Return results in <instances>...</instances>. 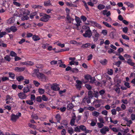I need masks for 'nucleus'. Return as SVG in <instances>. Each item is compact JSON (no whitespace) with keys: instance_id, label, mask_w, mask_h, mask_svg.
<instances>
[{"instance_id":"f257e3e1","label":"nucleus","mask_w":135,"mask_h":135,"mask_svg":"<svg viewBox=\"0 0 135 135\" xmlns=\"http://www.w3.org/2000/svg\"><path fill=\"white\" fill-rule=\"evenodd\" d=\"M21 113L19 112H18L16 115L14 114H12L11 116V120L13 122H15L19 117L21 116Z\"/></svg>"},{"instance_id":"f03ea898","label":"nucleus","mask_w":135,"mask_h":135,"mask_svg":"<svg viewBox=\"0 0 135 135\" xmlns=\"http://www.w3.org/2000/svg\"><path fill=\"white\" fill-rule=\"evenodd\" d=\"M36 76L38 79L42 81H46L47 79L46 76L42 73H39L37 74Z\"/></svg>"},{"instance_id":"7ed1b4c3","label":"nucleus","mask_w":135,"mask_h":135,"mask_svg":"<svg viewBox=\"0 0 135 135\" xmlns=\"http://www.w3.org/2000/svg\"><path fill=\"white\" fill-rule=\"evenodd\" d=\"M88 27L89 29L86 31L85 33L83 34V36L85 37H88V38H90L92 35V32L90 29L89 27Z\"/></svg>"},{"instance_id":"20e7f679","label":"nucleus","mask_w":135,"mask_h":135,"mask_svg":"<svg viewBox=\"0 0 135 135\" xmlns=\"http://www.w3.org/2000/svg\"><path fill=\"white\" fill-rule=\"evenodd\" d=\"M50 18V17L49 15L45 14L41 18L40 20L43 22H46Z\"/></svg>"},{"instance_id":"39448f33","label":"nucleus","mask_w":135,"mask_h":135,"mask_svg":"<svg viewBox=\"0 0 135 135\" xmlns=\"http://www.w3.org/2000/svg\"><path fill=\"white\" fill-rule=\"evenodd\" d=\"M32 87V85L31 84H30L24 87L23 89V92L24 93H27L30 91V89Z\"/></svg>"},{"instance_id":"423d86ee","label":"nucleus","mask_w":135,"mask_h":135,"mask_svg":"<svg viewBox=\"0 0 135 135\" xmlns=\"http://www.w3.org/2000/svg\"><path fill=\"white\" fill-rule=\"evenodd\" d=\"M25 93L23 92H21L18 94V95L20 99H25L27 97V96Z\"/></svg>"},{"instance_id":"0eeeda50","label":"nucleus","mask_w":135,"mask_h":135,"mask_svg":"<svg viewBox=\"0 0 135 135\" xmlns=\"http://www.w3.org/2000/svg\"><path fill=\"white\" fill-rule=\"evenodd\" d=\"M108 128L106 126H104L103 128L100 129V132L102 134H105L106 132L109 131Z\"/></svg>"},{"instance_id":"6e6552de","label":"nucleus","mask_w":135,"mask_h":135,"mask_svg":"<svg viewBox=\"0 0 135 135\" xmlns=\"http://www.w3.org/2000/svg\"><path fill=\"white\" fill-rule=\"evenodd\" d=\"M51 88L52 90L55 91H58L60 89L58 85L56 84H53L51 86Z\"/></svg>"},{"instance_id":"1a4fd4ad","label":"nucleus","mask_w":135,"mask_h":135,"mask_svg":"<svg viewBox=\"0 0 135 135\" xmlns=\"http://www.w3.org/2000/svg\"><path fill=\"white\" fill-rule=\"evenodd\" d=\"M94 32L95 35L94 36H93V37L94 39V41H96L98 40L99 34L97 33L96 30H94Z\"/></svg>"},{"instance_id":"9d476101","label":"nucleus","mask_w":135,"mask_h":135,"mask_svg":"<svg viewBox=\"0 0 135 135\" xmlns=\"http://www.w3.org/2000/svg\"><path fill=\"white\" fill-rule=\"evenodd\" d=\"M76 116L75 114H74V115L72 117V118L71 120L70 124V125L73 126L74 125L75 122V120L76 119Z\"/></svg>"},{"instance_id":"9b49d317","label":"nucleus","mask_w":135,"mask_h":135,"mask_svg":"<svg viewBox=\"0 0 135 135\" xmlns=\"http://www.w3.org/2000/svg\"><path fill=\"white\" fill-rule=\"evenodd\" d=\"M21 11V13L24 15H29L30 13V12L29 10H26L25 9H22Z\"/></svg>"},{"instance_id":"f8f14e48","label":"nucleus","mask_w":135,"mask_h":135,"mask_svg":"<svg viewBox=\"0 0 135 135\" xmlns=\"http://www.w3.org/2000/svg\"><path fill=\"white\" fill-rule=\"evenodd\" d=\"M25 68L23 67H17L15 69V70L18 72H21L24 71Z\"/></svg>"},{"instance_id":"ddd939ff","label":"nucleus","mask_w":135,"mask_h":135,"mask_svg":"<svg viewBox=\"0 0 135 135\" xmlns=\"http://www.w3.org/2000/svg\"><path fill=\"white\" fill-rule=\"evenodd\" d=\"M90 22L92 24L95 25L97 27H98L99 28H100L102 27L101 26L96 22L91 21H90Z\"/></svg>"},{"instance_id":"4468645a","label":"nucleus","mask_w":135,"mask_h":135,"mask_svg":"<svg viewBox=\"0 0 135 135\" xmlns=\"http://www.w3.org/2000/svg\"><path fill=\"white\" fill-rule=\"evenodd\" d=\"M74 105L72 103H70L68 104L67 105V109L69 110H70L74 107Z\"/></svg>"},{"instance_id":"2eb2a0df","label":"nucleus","mask_w":135,"mask_h":135,"mask_svg":"<svg viewBox=\"0 0 135 135\" xmlns=\"http://www.w3.org/2000/svg\"><path fill=\"white\" fill-rule=\"evenodd\" d=\"M91 45V44L89 43L84 44L82 45L81 48L83 49H85L87 47H89Z\"/></svg>"},{"instance_id":"dca6fc26","label":"nucleus","mask_w":135,"mask_h":135,"mask_svg":"<svg viewBox=\"0 0 135 135\" xmlns=\"http://www.w3.org/2000/svg\"><path fill=\"white\" fill-rule=\"evenodd\" d=\"M55 118L56 119L57 122L60 123L61 119L60 115L59 114H57L55 116Z\"/></svg>"},{"instance_id":"f3484780","label":"nucleus","mask_w":135,"mask_h":135,"mask_svg":"<svg viewBox=\"0 0 135 135\" xmlns=\"http://www.w3.org/2000/svg\"><path fill=\"white\" fill-rule=\"evenodd\" d=\"M84 77L85 79L87 80L88 81L89 80H92V77L89 74H86L85 75Z\"/></svg>"},{"instance_id":"a211bd4d","label":"nucleus","mask_w":135,"mask_h":135,"mask_svg":"<svg viewBox=\"0 0 135 135\" xmlns=\"http://www.w3.org/2000/svg\"><path fill=\"white\" fill-rule=\"evenodd\" d=\"M124 3L126 4L128 7H130L131 8H133L134 7V6L133 4L129 2H125Z\"/></svg>"},{"instance_id":"6ab92c4d","label":"nucleus","mask_w":135,"mask_h":135,"mask_svg":"<svg viewBox=\"0 0 135 135\" xmlns=\"http://www.w3.org/2000/svg\"><path fill=\"white\" fill-rule=\"evenodd\" d=\"M127 63L130 65L131 66H133L135 65V63L132 62V60L131 59H128Z\"/></svg>"},{"instance_id":"aec40b11","label":"nucleus","mask_w":135,"mask_h":135,"mask_svg":"<svg viewBox=\"0 0 135 135\" xmlns=\"http://www.w3.org/2000/svg\"><path fill=\"white\" fill-rule=\"evenodd\" d=\"M93 93L92 91L91 90L89 91L88 93V97H89V98H92L93 97Z\"/></svg>"},{"instance_id":"412c9836","label":"nucleus","mask_w":135,"mask_h":135,"mask_svg":"<svg viewBox=\"0 0 135 135\" xmlns=\"http://www.w3.org/2000/svg\"><path fill=\"white\" fill-rule=\"evenodd\" d=\"M27 15H23L21 18V20L22 21H24L25 20H28L29 18V17L27 16Z\"/></svg>"},{"instance_id":"4be33fe9","label":"nucleus","mask_w":135,"mask_h":135,"mask_svg":"<svg viewBox=\"0 0 135 135\" xmlns=\"http://www.w3.org/2000/svg\"><path fill=\"white\" fill-rule=\"evenodd\" d=\"M61 124H63L64 126H66L68 125V122L67 120H64L61 122Z\"/></svg>"},{"instance_id":"5701e85b","label":"nucleus","mask_w":135,"mask_h":135,"mask_svg":"<svg viewBox=\"0 0 135 135\" xmlns=\"http://www.w3.org/2000/svg\"><path fill=\"white\" fill-rule=\"evenodd\" d=\"M32 39L34 41H37L40 40V38L38 36L34 35L33 36Z\"/></svg>"},{"instance_id":"b1692460","label":"nucleus","mask_w":135,"mask_h":135,"mask_svg":"<svg viewBox=\"0 0 135 135\" xmlns=\"http://www.w3.org/2000/svg\"><path fill=\"white\" fill-rule=\"evenodd\" d=\"M17 80L19 82L24 80V78L22 76H20L16 78Z\"/></svg>"},{"instance_id":"393cba45","label":"nucleus","mask_w":135,"mask_h":135,"mask_svg":"<svg viewBox=\"0 0 135 135\" xmlns=\"http://www.w3.org/2000/svg\"><path fill=\"white\" fill-rule=\"evenodd\" d=\"M44 5L45 6H49L51 5L50 1V0L44 2Z\"/></svg>"},{"instance_id":"a878e982","label":"nucleus","mask_w":135,"mask_h":135,"mask_svg":"<svg viewBox=\"0 0 135 135\" xmlns=\"http://www.w3.org/2000/svg\"><path fill=\"white\" fill-rule=\"evenodd\" d=\"M100 63L103 65H106L107 63V61L106 59L100 60Z\"/></svg>"},{"instance_id":"bb28decb","label":"nucleus","mask_w":135,"mask_h":135,"mask_svg":"<svg viewBox=\"0 0 135 135\" xmlns=\"http://www.w3.org/2000/svg\"><path fill=\"white\" fill-rule=\"evenodd\" d=\"M83 2L84 4V6L85 7L86 9L88 11H89V8L87 3L84 1H83Z\"/></svg>"},{"instance_id":"cd10ccee","label":"nucleus","mask_w":135,"mask_h":135,"mask_svg":"<svg viewBox=\"0 0 135 135\" xmlns=\"http://www.w3.org/2000/svg\"><path fill=\"white\" fill-rule=\"evenodd\" d=\"M11 31L14 32L17 31V29L15 26H12L11 27Z\"/></svg>"},{"instance_id":"c85d7f7f","label":"nucleus","mask_w":135,"mask_h":135,"mask_svg":"<svg viewBox=\"0 0 135 135\" xmlns=\"http://www.w3.org/2000/svg\"><path fill=\"white\" fill-rule=\"evenodd\" d=\"M91 98H89L86 96L84 97V99L86 100V102L88 104H89L91 103Z\"/></svg>"},{"instance_id":"c756f323","label":"nucleus","mask_w":135,"mask_h":135,"mask_svg":"<svg viewBox=\"0 0 135 135\" xmlns=\"http://www.w3.org/2000/svg\"><path fill=\"white\" fill-rule=\"evenodd\" d=\"M105 6L102 4H99L97 6L99 10L103 9L105 8Z\"/></svg>"},{"instance_id":"7c9ffc66","label":"nucleus","mask_w":135,"mask_h":135,"mask_svg":"<svg viewBox=\"0 0 135 135\" xmlns=\"http://www.w3.org/2000/svg\"><path fill=\"white\" fill-rule=\"evenodd\" d=\"M107 71V73L109 75H112L113 74V71L112 69H108Z\"/></svg>"},{"instance_id":"2f4dec72","label":"nucleus","mask_w":135,"mask_h":135,"mask_svg":"<svg viewBox=\"0 0 135 135\" xmlns=\"http://www.w3.org/2000/svg\"><path fill=\"white\" fill-rule=\"evenodd\" d=\"M9 77L11 78L12 79H15V74H14L12 73L9 72Z\"/></svg>"},{"instance_id":"473e14b6","label":"nucleus","mask_w":135,"mask_h":135,"mask_svg":"<svg viewBox=\"0 0 135 135\" xmlns=\"http://www.w3.org/2000/svg\"><path fill=\"white\" fill-rule=\"evenodd\" d=\"M36 101L38 102H40L42 101V97L41 96H38L36 97Z\"/></svg>"},{"instance_id":"72a5a7b5","label":"nucleus","mask_w":135,"mask_h":135,"mask_svg":"<svg viewBox=\"0 0 135 135\" xmlns=\"http://www.w3.org/2000/svg\"><path fill=\"white\" fill-rule=\"evenodd\" d=\"M38 92L41 94H44L45 91V90L42 88H39L38 89Z\"/></svg>"},{"instance_id":"f704fd0d","label":"nucleus","mask_w":135,"mask_h":135,"mask_svg":"<svg viewBox=\"0 0 135 135\" xmlns=\"http://www.w3.org/2000/svg\"><path fill=\"white\" fill-rule=\"evenodd\" d=\"M79 127L80 129L83 131H85L86 130V128L84 126L81 125L79 126Z\"/></svg>"},{"instance_id":"c9c22d12","label":"nucleus","mask_w":135,"mask_h":135,"mask_svg":"<svg viewBox=\"0 0 135 135\" xmlns=\"http://www.w3.org/2000/svg\"><path fill=\"white\" fill-rule=\"evenodd\" d=\"M4 58L8 62L10 61L11 60V59L9 56L8 55H7L5 56Z\"/></svg>"},{"instance_id":"e433bc0d","label":"nucleus","mask_w":135,"mask_h":135,"mask_svg":"<svg viewBox=\"0 0 135 135\" xmlns=\"http://www.w3.org/2000/svg\"><path fill=\"white\" fill-rule=\"evenodd\" d=\"M85 117V121L87 119V118L89 115V113L88 111H86L84 113Z\"/></svg>"},{"instance_id":"4c0bfd02","label":"nucleus","mask_w":135,"mask_h":135,"mask_svg":"<svg viewBox=\"0 0 135 135\" xmlns=\"http://www.w3.org/2000/svg\"><path fill=\"white\" fill-rule=\"evenodd\" d=\"M10 55L12 57H15L17 55V54L14 51H11L10 52Z\"/></svg>"},{"instance_id":"58836bf2","label":"nucleus","mask_w":135,"mask_h":135,"mask_svg":"<svg viewBox=\"0 0 135 135\" xmlns=\"http://www.w3.org/2000/svg\"><path fill=\"white\" fill-rule=\"evenodd\" d=\"M48 98L45 95H43L42 97V99L44 101H46L48 100Z\"/></svg>"},{"instance_id":"ea45409f","label":"nucleus","mask_w":135,"mask_h":135,"mask_svg":"<svg viewBox=\"0 0 135 135\" xmlns=\"http://www.w3.org/2000/svg\"><path fill=\"white\" fill-rule=\"evenodd\" d=\"M103 23L106 26L108 27H111V26L108 23L106 22L103 21Z\"/></svg>"},{"instance_id":"a19ab883","label":"nucleus","mask_w":135,"mask_h":135,"mask_svg":"<svg viewBox=\"0 0 135 135\" xmlns=\"http://www.w3.org/2000/svg\"><path fill=\"white\" fill-rule=\"evenodd\" d=\"M122 36L123 39L127 40H129V38L128 37L124 34L122 35Z\"/></svg>"},{"instance_id":"79ce46f5","label":"nucleus","mask_w":135,"mask_h":135,"mask_svg":"<svg viewBox=\"0 0 135 135\" xmlns=\"http://www.w3.org/2000/svg\"><path fill=\"white\" fill-rule=\"evenodd\" d=\"M85 86L88 90H91L92 88L91 86L89 84H85Z\"/></svg>"},{"instance_id":"37998d69","label":"nucleus","mask_w":135,"mask_h":135,"mask_svg":"<svg viewBox=\"0 0 135 135\" xmlns=\"http://www.w3.org/2000/svg\"><path fill=\"white\" fill-rule=\"evenodd\" d=\"M80 18L82 20V21L84 22L85 21H86L87 20V18L84 15L81 16Z\"/></svg>"},{"instance_id":"c03bdc74","label":"nucleus","mask_w":135,"mask_h":135,"mask_svg":"<svg viewBox=\"0 0 135 135\" xmlns=\"http://www.w3.org/2000/svg\"><path fill=\"white\" fill-rule=\"evenodd\" d=\"M122 62L120 61H119L117 62H116L114 65L117 66V67H119L120 65L121 64Z\"/></svg>"},{"instance_id":"a18cd8bd","label":"nucleus","mask_w":135,"mask_h":135,"mask_svg":"<svg viewBox=\"0 0 135 135\" xmlns=\"http://www.w3.org/2000/svg\"><path fill=\"white\" fill-rule=\"evenodd\" d=\"M49 45V44L48 43H46L42 44V47L44 49H46L48 45Z\"/></svg>"},{"instance_id":"49530a36","label":"nucleus","mask_w":135,"mask_h":135,"mask_svg":"<svg viewBox=\"0 0 135 135\" xmlns=\"http://www.w3.org/2000/svg\"><path fill=\"white\" fill-rule=\"evenodd\" d=\"M94 97L95 98H98L99 96V93L97 91L96 92L94 91Z\"/></svg>"},{"instance_id":"de8ad7c7","label":"nucleus","mask_w":135,"mask_h":135,"mask_svg":"<svg viewBox=\"0 0 135 135\" xmlns=\"http://www.w3.org/2000/svg\"><path fill=\"white\" fill-rule=\"evenodd\" d=\"M34 64V62H33L30 61H27V63H26V65L32 66Z\"/></svg>"},{"instance_id":"09e8293b","label":"nucleus","mask_w":135,"mask_h":135,"mask_svg":"<svg viewBox=\"0 0 135 135\" xmlns=\"http://www.w3.org/2000/svg\"><path fill=\"white\" fill-rule=\"evenodd\" d=\"M9 78L6 76H4L1 78V80L3 81H5L9 80Z\"/></svg>"},{"instance_id":"8fccbe9b","label":"nucleus","mask_w":135,"mask_h":135,"mask_svg":"<svg viewBox=\"0 0 135 135\" xmlns=\"http://www.w3.org/2000/svg\"><path fill=\"white\" fill-rule=\"evenodd\" d=\"M28 126L30 128H33L34 129L36 128V126L35 125L32 124L30 123H28Z\"/></svg>"},{"instance_id":"3c124183","label":"nucleus","mask_w":135,"mask_h":135,"mask_svg":"<svg viewBox=\"0 0 135 135\" xmlns=\"http://www.w3.org/2000/svg\"><path fill=\"white\" fill-rule=\"evenodd\" d=\"M31 117L33 119L35 120H37L38 119V117L36 114L32 115L31 116Z\"/></svg>"},{"instance_id":"603ef678","label":"nucleus","mask_w":135,"mask_h":135,"mask_svg":"<svg viewBox=\"0 0 135 135\" xmlns=\"http://www.w3.org/2000/svg\"><path fill=\"white\" fill-rule=\"evenodd\" d=\"M33 83L35 86L36 87H38L40 84V83L38 81H33Z\"/></svg>"},{"instance_id":"864d4df0","label":"nucleus","mask_w":135,"mask_h":135,"mask_svg":"<svg viewBox=\"0 0 135 135\" xmlns=\"http://www.w3.org/2000/svg\"><path fill=\"white\" fill-rule=\"evenodd\" d=\"M24 80H25L23 81V83H24V85H25V84H29L30 81L29 80L24 79Z\"/></svg>"},{"instance_id":"5fc2aeb1","label":"nucleus","mask_w":135,"mask_h":135,"mask_svg":"<svg viewBox=\"0 0 135 135\" xmlns=\"http://www.w3.org/2000/svg\"><path fill=\"white\" fill-rule=\"evenodd\" d=\"M93 115L94 116L97 117L99 115V113L95 111L93 113Z\"/></svg>"},{"instance_id":"6e6d98bb","label":"nucleus","mask_w":135,"mask_h":135,"mask_svg":"<svg viewBox=\"0 0 135 135\" xmlns=\"http://www.w3.org/2000/svg\"><path fill=\"white\" fill-rule=\"evenodd\" d=\"M33 101L30 100H27L26 101V102L27 104H28L30 105H32L33 104V102L32 101Z\"/></svg>"},{"instance_id":"4d7b16f0","label":"nucleus","mask_w":135,"mask_h":135,"mask_svg":"<svg viewBox=\"0 0 135 135\" xmlns=\"http://www.w3.org/2000/svg\"><path fill=\"white\" fill-rule=\"evenodd\" d=\"M99 93L100 94V95H102L103 94H104L105 93V91L103 89H102L100 90L99 92Z\"/></svg>"},{"instance_id":"13d9d810","label":"nucleus","mask_w":135,"mask_h":135,"mask_svg":"<svg viewBox=\"0 0 135 135\" xmlns=\"http://www.w3.org/2000/svg\"><path fill=\"white\" fill-rule=\"evenodd\" d=\"M75 20L77 23L81 22V21L79 17L76 16Z\"/></svg>"},{"instance_id":"bf43d9fd","label":"nucleus","mask_w":135,"mask_h":135,"mask_svg":"<svg viewBox=\"0 0 135 135\" xmlns=\"http://www.w3.org/2000/svg\"><path fill=\"white\" fill-rule=\"evenodd\" d=\"M13 4L17 7H20L21 4L18 2H13Z\"/></svg>"},{"instance_id":"052dcab7","label":"nucleus","mask_w":135,"mask_h":135,"mask_svg":"<svg viewBox=\"0 0 135 135\" xmlns=\"http://www.w3.org/2000/svg\"><path fill=\"white\" fill-rule=\"evenodd\" d=\"M128 28L127 27H124L123 28V31L125 33H127V32L128 31Z\"/></svg>"},{"instance_id":"680f3d73","label":"nucleus","mask_w":135,"mask_h":135,"mask_svg":"<svg viewBox=\"0 0 135 135\" xmlns=\"http://www.w3.org/2000/svg\"><path fill=\"white\" fill-rule=\"evenodd\" d=\"M36 13L35 12H34L33 13H31L30 15V17L31 19H33L34 16L35 15Z\"/></svg>"},{"instance_id":"e2e57ef3","label":"nucleus","mask_w":135,"mask_h":135,"mask_svg":"<svg viewBox=\"0 0 135 135\" xmlns=\"http://www.w3.org/2000/svg\"><path fill=\"white\" fill-rule=\"evenodd\" d=\"M124 85L126 86L127 88H129L130 86L129 85V83L128 82H125L124 83Z\"/></svg>"},{"instance_id":"0e129e2a","label":"nucleus","mask_w":135,"mask_h":135,"mask_svg":"<svg viewBox=\"0 0 135 135\" xmlns=\"http://www.w3.org/2000/svg\"><path fill=\"white\" fill-rule=\"evenodd\" d=\"M112 113L113 115H115L116 114V110L114 109L111 110Z\"/></svg>"},{"instance_id":"69168bd1","label":"nucleus","mask_w":135,"mask_h":135,"mask_svg":"<svg viewBox=\"0 0 135 135\" xmlns=\"http://www.w3.org/2000/svg\"><path fill=\"white\" fill-rule=\"evenodd\" d=\"M61 133L62 135H65L66 133V130L65 129H63Z\"/></svg>"},{"instance_id":"338daca9","label":"nucleus","mask_w":135,"mask_h":135,"mask_svg":"<svg viewBox=\"0 0 135 135\" xmlns=\"http://www.w3.org/2000/svg\"><path fill=\"white\" fill-rule=\"evenodd\" d=\"M66 107H62L60 108V110L61 112H64L66 110Z\"/></svg>"},{"instance_id":"774afa93","label":"nucleus","mask_w":135,"mask_h":135,"mask_svg":"<svg viewBox=\"0 0 135 135\" xmlns=\"http://www.w3.org/2000/svg\"><path fill=\"white\" fill-rule=\"evenodd\" d=\"M131 119L132 120H135V114H132L131 116Z\"/></svg>"}]
</instances>
